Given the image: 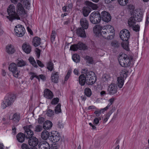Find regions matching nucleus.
<instances>
[{
  "label": "nucleus",
  "mask_w": 149,
  "mask_h": 149,
  "mask_svg": "<svg viewBox=\"0 0 149 149\" xmlns=\"http://www.w3.org/2000/svg\"><path fill=\"white\" fill-rule=\"evenodd\" d=\"M93 32L96 36L101 35L107 39H112L115 34L113 27L110 25H107L104 26L96 25L94 27Z\"/></svg>",
  "instance_id": "obj_1"
},
{
  "label": "nucleus",
  "mask_w": 149,
  "mask_h": 149,
  "mask_svg": "<svg viewBox=\"0 0 149 149\" xmlns=\"http://www.w3.org/2000/svg\"><path fill=\"white\" fill-rule=\"evenodd\" d=\"M15 10V6L13 5H10L7 9V11L9 16H7L6 18L11 22L15 19H20L19 15L26 14L25 10L20 3H18L17 5V13Z\"/></svg>",
  "instance_id": "obj_2"
},
{
  "label": "nucleus",
  "mask_w": 149,
  "mask_h": 149,
  "mask_svg": "<svg viewBox=\"0 0 149 149\" xmlns=\"http://www.w3.org/2000/svg\"><path fill=\"white\" fill-rule=\"evenodd\" d=\"M16 99V96L15 94L11 93H7L5 96L4 100L2 102V107L4 109L7 107L12 105Z\"/></svg>",
  "instance_id": "obj_3"
},
{
  "label": "nucleus",
  "mask_w": 149,
  "mask_h": 149,
  "mask_svg": "<svg viewBox=\"0 0 149 149\" xmlns=\"http://www.w3.org/2000/svg\"><path fill=\"white\" fill-rule=\"evenodd\" d=\"M80 24L84 29L80 28L77 30L76 33L81 37L85 38L86 36L85 29H87L88 26V21L85 18H81L80 21Z\"/></svg>",
  "instance_id": "obj_4"
},
{
  "label": "nucleus",
  "mask_w": 149,
  "mask_h": 149,
  "mask_svg": "<svg viewBox=\"0 0 149 149\" xmlns=\"http://www.w3.org/2000/svg\"><path fill=\"white\" fill-rule=\"evenodd\" d=\"M132 60V58L129 57L125 54L120 55L118 60L120 65L122 67H127L130 66Z\"/></svg>",
  "instance_id": "obj_5"
},
{
  "label": "nucleus",
  "mask_w": 149,
  "mask_h": 149,
  "mask_svg": "<svg viewBox=\"0 0 149 149\" xmlns=\"http://www.w3.org/2000/svg\"><path fill=\"white\" fill-rule=\"evenodd\" d=\"M129 71L127 68H124L122 69L120 72V76L117 78V84L118 87L121 88L124 83V78L125 79L128 76Z\"/></svg>",
  "instance_id": "obj_6"
},
{
  "label": "nucleus",
  "mask_w": 149,
  "mask_h": 149,
  "mask_svg": "<svg viewBox=\"0 0 149 149\" xmlns=\"http://www.w3.org/2000/svg\"><path fill=\"white\" fill-rule=\"evenodd\" d=\"M83 72L85 73L86 76V83L88 85H92L96 80V77L95 73L93 71L88 72L87 70L84 69Z\"/></svg>",
  "instance_id": "obj_7"
},
{
  "label": "nucleus",
  "mask_w": 149,
  "mask_h": 149,
  "mask_svg": "<svg viewBox=\"0 0 149 149\" xmlns=\"http://www.w3.org/2000/svg\"><path fill=\"white\" fill-rule=\"evenodd\" d=\"M91 22L94 24L99 23L101 20L100 14L98 11L93 12L90 15V17Z\"/></svg>",
  "instance_id": "obj_8"
},
{
  "label": "nucleus",
  "mask_w": 149,
  "mask_h": 149,
  "mask_svg": "<svg viewBox=\"0 0 149 149\" xmlns=\"http://www.w3.org/2000/svg\"><path fill=\"white\" fill-rule=\"evenodd\" d=\"M8 69L11 72L14 77L16 78L19 77V70L17 68V65L14 63H10Z\"/></svg>",
  "instance_id": "obj_9"
},
{
  "label": "nucleus",
  "mask_w": 149,
  "mask_h": 149,
  "mask_svg": "<svg viewBox=\"0 0 149 149\" xmlns=\"http://www.w3.org/2000/svg\"><path fill=\"white\" fill-rule=\"evenodd\" d=\"M15 34L18 37L22 36L24 34L25 29L22 25L18 24L15 26L14 29Z\"/></svg>",
  "instance_id": "obj_10"
},
{
  "label": "nucleus",
  "mask_w": 149,
  "mask_h": 149,
  "mask_svg": "<svg viewBox=\"0 0 149 149\" xmlns=\"http://www.w3.org/2000/svg\"><path fill=\"white\" fill-rule=\"evenodd\" d=\"M130 32L127 29H123L120 32V37L121 39L123 41H128L130 38Z\"/></svg>",
  "instance_id": "obj_11"
},
{
  "label": "nucleus",
  "mask_w": 149,
  "mask_h": 149,
  "mask_svg": "<svg viewBox=\"0 0 149 149\" xmlns=\"http://www.w3.org/2000/svg\"><path fill=\"white\" fill-rule=\"evenodd\" d=\"M50 136L49 137L50 141L55 143L61 139V136L56 131L51 132Z\"/></svg>",
  "instance_id": "obj_12"
},
{
  "label": "nucleus",
  "mask_w": 149,
  "mask_h": 149,
  "mask_svg": "<svg viewBox=\"0 0 149 149\" xmlns=\"http://www.w3.org/2000/svg\"><path fill=\"white\" fill-rule=\"evenodd\" d=\"M101 19L104 22H108L111 19V16L110 14L106 11L101 13Z\"/></svg>",
  "instance_id": "obj_13"
},
{
  "label": "nucleus",
  "mask_w": 149,
  "mask_h": 149,
  "mask_svg": "<svg viewBox=\"0 0 149 149\" xmlns=\"http://www.w3.org/2000/svg\"><path fill=\"white\" fill-rule=\"evenodd\" d=\"M28 143L30 146L35 147L38 143V140L36 137L33 136L29 139Z\"/></svg>",
  "instance_id": "obj_14"
},
{
  "label": "nucleus",
  "mask_w": 149,
  "mask_h": 149,
  "mask_svg": "<svg viewBox=\"0 0 149 149\" xmlns=\"http://www.w3.org/2000/svg\"><path fill=\"white\" fill-rule=\"evenodd\" d=\"M88 47L86 45L81 42H79L77 44H75V51L77 49L84 50L87 49Z\"/></svg>",
  "instance_id": "obj_15"
},
{
  "label": "nucleus",
  "mask_w": 149,
  "mask_h": 149,
  "mask_svg": "<svg viewBox=\"0 0 149 149\" xmlns=\"http://www.w3.org/2000/svg\"><path fill=\"white\" fill-rule=\"evenodd\" d=\"M44 97L48 99L51 100L54 97L52 91L48 89H45L44 91Z\"/></svg>",
  "instance_id": "obj_16"
},
{
  "label": "nucleus",
  "mask_w": 149,
  "mask_h": 149,
  "mask_svg": "<svg viewBox=\"0 0 149 149\" xmlns=\"http://www.w3.org/2000/svg\"><path fill=\"white\" fill-rule=\"evenodd\" d=\"M39 149H50L49 144L46 141H43L40 142L38 144Z\"/></svg>",
  "instance_id": "obj_17"
},
{
  "label": "nucleus",
  "mask_w": 149,
  "mask_h": 149,
  "mask_svg": "<svg viewBox=\"0 0 149 149\" xmlns=\"http://www.w3.org/2000/svg\"><path fill=\"white\" fill-rule=\"evenodd\" d=\"M23 51L26 54H29L31 50V47L27 43L25 42L23 44L22 46Z\"/></svg>",
  "instance_id": "obj_18"
},
{
  "label": "nucleus",
  "mask_w": 149,
  "mask_h": 149,
  "mask_svg": "<svg viewBox=\"0 0 149 149\" xmlns=\"http://www.w3.org/2000/svg\"><path fill=\"white\" fill-rule=\"evenodd\" d=\"M108 90L109 93L111 95H113L115 93L117 92V86L114 84H111L109 87Z\"/></svg>",
  "instance_id": "obj_19"
},
{
  "label": "nucleus",
  "mask_w": 149,
  "mask_h": 149,
  "mask_svg": "<svg viewBox=\"0 0 149 149\" xmlns=\"http://www.w3.org/2000/svg\"><path fill=\"white\" fill-rule=\"evenodd\" d=\"M143 16V14L140 11L137 13H134L133 17L134 18V19H135L136 21L137 22H140L142 21Z\"/></svg>",
  "instance_id": "obj_20"
},
{
  "label": "nucleus",
  "mask_w": 149,
  "mask_h": 149,
  "mask_svg": "<svg viewBox=\"0 0 149 149\" xmlns=\"http://www.w3.org/2000/svg\"><path fill=\"white\" fill-rule=\"evenodd\" d=\"M58 74L57 72H52L51 74V80L52 82L54 83H57L58 82Z\"/></svg>",
  "instance_id": "obj_21"
},
{
  "label": "nucleus",
  "mask_w": 149,
  "mask_h": 149,
  "mask_svg": "<svg viewBox=\"0 0 149 149\" xmlns=\"http://www.w3.org/2000/svg\"><path fill=\"white\" fill-rule=\"evenodd\" d=\"M16 138L19 142L22 143L24 141L25 138L26 137L23 133L19 132L17 135Z\"/></svg>",
  "instance_id": "obj_22"
},
{
  "label": "nucleus",
  "mask_w": 149,
  "mask_h": 149,
  "mask_svg": "<svg viewBox=\"0 0 149 149\" xmlns=\"http://www.w3.org/2000/svg\"><path fill=\"white\" fill-rule=\"evenodd\" d=\"M41 38L38 37H34L32 40L33 45L35 47L38 46L41 43Z\"/></svg>",
  "instance_id": "obj_23"
},
{
  "label": "nucleus",
  "mask_w": 149,
  "mask_h": 149,
  "mask_svg": "<svg viewBox=\"0 0 149 149\" xmlns=\"http://www.w3.org/2000/svg\"><path fill=\"white\" fill-rule=\"evenodd\" d=\"M25 130L24 134L27 139H29L33 137V131L31 130L24 129Z\"/></svg>",
  "instance_id": "obj_24"
},
{
  "label": "nucleus",
  "mask_w": 149,
  "mask_h": 149,
  "mask_svg": "<svg viewBox=\"0 0 149 149\" xmlns=\"http://www.w3.org/2000/svg\"><path fill=\"white\" fill-rule=\"evenodd\" d=\"M51 133L50 132H49L46 130H44L41 134V137L43 139L46 140L48 138L49 139V137L50 136Z\"/></svg>",
  "instance_id": "obj_25"
},
{
  "label": "nucleus",
  "mask_w": 149,
  "mask_h": 149,
  "mask_svg": "<svg viewBox=\"0 0 149 149\" xmlns=\"http://www.w3.org/2000/svg\"><path fill=\"white\" fill-rule=\"evenodd\" d=\"M79 82L81 86L84 85L86 81V76L84 74L81 75L79 77Z\"/></svg>",
  "instance_id": "obj_26"
},
{
  "label": "nucleus",
  "mask_w": 149,
  "mask_h": 149,
  "mask_svg": "<svg viewBox=\"0 0 149 149\" xmlns=\"http://www.w3.org/2000/svg\"><path fill=\"white\" fill-rule=\"evenodd\" d=\"M52 123L49 120H47L43 124V127L45 130L50 129L52 127Z\"/></svg>",
  "instance_id": "obj_27"
},
{
  "label": "nucleus",
  "mask_w": 149,
  "mask_h": 149,
  "mask_svg": "<svg viewBox=\"0 0 149 149\" xmlns=\"http://www.w3.org/2000/svg\"><path fill=\"white\" fill-rule=\"evenodd\" d=\"M6 51L8 54H12L14 53L15 50L13 46L10 45L6 47Z\"/></svg>",
  "instance_id": "obj_28"
},
{
  "label": "nucleus",
  "mask_w": 149,
  "mask_h": 149,
  "mask_svg": "<svg viewBox=\"0 0 149 149\" xmlns=\"http://www.w3.org/2000/svg\"><path fill=\"white\" fill-rule=\"evenodd\" d=\"M20 114L16 113L13 114L12 118L10 119V117L9 119L11 120H12L13 122L17 123L19 121L20 119Z\"/></svg>",
  "instance_id": "obj_29"
},
{
  "label": "nucleus",
  "mask_w": 149,
  "mask_h": 149,
  "mask_svg": "<svg viewBox=\"0 0 149 149\" xmlns=\"http://www.w3.org/2000/svg\"><path fill=\"white\" fill-rule=\"evenodd\" d=\"M136 20L133 17H130L128 20V24L130 27L133 26L136 24Z\"/></svg>",
  "instance_id": "obj_30"
},
{
  "label": "nucleus",
  "mask_w": 149,
  "mask_h": 149,
  "mask_svg": "<svg viewBox=\"0 0 149 149\" xmlns=\"http://www.w3.org/2000/svg\"><path fill=\"white\" fill-rule=\"evenodd\" d=\"M111 45L113 47L118 49L120 46V43L116 40L113 41L111 43Z\"/></svg>",
  "instance_id": "obj_31"
},
{
  "label": "nucleus",
  "mask_w": 149,
  "mask_h": 149,
  "mask_svg": "<svg viewBox=\"0 0 149 149\" xmlns=\"http://www.w3.org/2000/svg\"><path fill=\"white\" fill-rule=\"evenodd\" d=\"M47 68L50 71H52L54 68V64L52 61L50 60L47 62L46 65Z\"/></svg>",
  "instance_id": "obj_32"
},
{
  "label": "nucleus",
  "mask_w": 149,
  "mask_h": 149,
  "mask_svg": "<svg viewBox=\"0 0 149 149\" xmlns=\"http://www.w3.org/2000/svg\"><path fill=\"white\" fill-rule=\"evenodd\" d=\"M125 41V42H122L121 43V45L122 47L124 49H125L127 51H129L130 50L129 46V42L128 41Z\"/></svg>",
  "instance_id": "obj_33"
},
{
  "label": "nucleus",
  "mask_w": 149,
  "mask_h": 149,
  "mask_svg": "<svg viewBox=\"0 0 149 149\" xmlns=\"http://www.w3.org/2000/svg\"><path fill=\"white\" fill-rule=\"evenodd\" d=\"M26 63L25 61H24L22 59L17 60V65L19 67H22L26 65Z\"/></svg>",
  "instance_id": "obj_34"
},
{
  "label": "nucleus",
  "mask_w": 149,
  "mask_h": 149,
  "mask_svg": "<svg viewBox=\"0 0 149 149\" xmlns=\"http://www.w3.org/2000/svg\"><path fill=\"white\" fill-rule=\"evenodd\" d=\"M86 4L87 5L91 7L94 10L97 9L98 8V6L97 5L89 1H87L86 2Z\"/></svg>",
  "instance_id": "obj_35"
},
{
  "label": "nucleus",
  "mask_w": 149,
  "mask_h": 149,
  "mask_svg": "<svg viewBox=\"0 0 149 149\" xmlns=\"http://www.w3.org/2000/svg\"><path fill=\"white\" fill-rule=\"evenodd\" d=\"M85 95L88 97H90L92 94V91L90 88L88 87L86 88L84 90Z\"/></svg>",
  "instance_id": "obj_36"
},
{
  "label": "nucleus",
  "mask_w": 149,
  "mask_h": 149,
  "mask_svg": "<svg viewBox=\"0 0 149 149\" xmlns=\"http://www.w3.org/2000/svg\"><path fill=\"white\" fill-rule=\"evenodd\" d=\"M85 59L86 60V62L89 64H93V59L92 57L86 56L85 58Z\"/></svg>",
  "instance_id": "obj_37"
},
{
  "label": "nucleus",
  "mask_w": 149,
  "mask_h": 149,
  "mask_svg": "<svg viewBox=\"0 0 149 149\" xmlns=\"http://www.w3.org/2000/svg\"><path fill=\"white\" fill-rule=\"evenodd\" d=\"M29 74L30 75H31L30 78V79L31 80H33L34 78H36L38 79H39L38 76L37 75L36 73L33 72H31L29 73Z\"/></svg>",
  "instance_id": "obj_38"
},
{
  "label": "nucleus",
  "mask_w": 149,
  "mask_h": 149,
  "mask_svg": "<svg viewBox=\"0 0 149 149\" xmlns=\"http://www.w3.org/2000/svg\"><path fill=\"white\" fill-rule=\"evenodd\" d=\"M59 99L58 97H56L53 98L51 102V104L52 105H55L58 104L59 102Z\"/></svg>",
  "instance_id": "obj_39"
},
{
  "label": "nucleus",
  "mask_w": 149,
  "mask_h": 149,
  "mask_svg": "<svg viewBox=\"0 0 149 149\" xmlns=\"http://www.w3.org/2000/svg\"><path fill=\"white\" fill-rule=\"evenodd\" d=\"M61 104L60 103H58L56 106L55 109V111L56 113H60L61 112Z\"/></svg>",
  "instance_id": "obj_40"
},
{
  "label": "nucleus",
  "mask_w": 149,
  "mask_h": 149,
  "mask_svg": "<svg viewBox=\"0 0 149 149\" xmlns=\"http://www.w3.org/2000/svg\"><path fill=\"white\" fill-rule=\"evenodd\" d=\"M43 128V126L40 125H37L35 127V131L37 132H40L42 130Z\"/></svg>",
  "instance_id": "obj_41"
},
{
  "label": "nucleus",
  "mask_w": 149,
  "mask_h": 149,
  "mask_svg": "<svg viewBox=\"0 0 149 149\" xmlns=\"http://www.w3.org/2000/svg\"><path fill=\"white\" fill-rule=\"evenodd\" d=\"M119 4L121 6L126 5L128 2V0H118Z\"/></svg>",
  "instance_id": "obj_42"
},
{
  "label": "nucleus",
  "mask_w": 149,
  "mask_h": 149,
  "mask_svg": "<svg viewBox=\"0 0 149 149\" xmlns=\"http://www.w3.org/2000/svg\"><path fill=\"white\" fill-rule=\"evenodd\" d=\"M56 34V32L54 31H52L51 35V40L52 42L54 41L55 38V36Z\"/></svg>",
  "instance_id": "obj_43"
},
{
  "label": "nucleus",
  "mask_w": 149,
  "mask_h": 149,
  "mask_svg": "<svg viewBox=\"0 0 149 149\" xmlns=\"http://www.w3.org/2000/svg\"><path fill=\"white\" fill-rule=\"evenodd\" d=\"M23 4L26 6V9H29L30 7V3L27 0H24L23 2Z\"/></svg>",
  "instance_id": "obj_44"
},
{
  "label": "nucleus",
  "mask_w": 149,
  "mask_h": 149,
  "mask_svg": "<svg viewBox=\"0 0 149 149\" xmlns=\"http://www.w3.org/2000/svg\"><path fill=\"white\" fill-rule=\"evenodd\" d=\"M72 73V70L71 69L69 70L67 74L65 76V81H67L68 79H69V77H70V74Z\"/></svg>",
  "instance_id": "obj_45"
},
{
  "label": "nucleus",
  "mask_w": 149,
  "mask_h": 149,
  "mask_svg": "<svg viewBox=\"0 0 149 149\" xmlns=\"http://www.w3.org/2000/svg\"><path fill=\"white\" fill-rule=\"evenodd\" d=\"M54 112L51 109H48L47 110L46 114L49 117H51L54 114Z\"/></svg>",
  "instance_id": "obj_46"
},
{
  "label": "nucleus",
  "mask_w": 149,
  "mask_h": 149,
  "mask_svg": "<svg viewBox=\"0 0 149 149\" xmlns=\"http://www.w3.org/2000/svg\"><path fill=\"white\" fill-rule=\"evenodd\" d=\"M89 11L87 10L86 8H84L83 9V15L85 17H86L88 16L89 13Z\"/></svg>",
  "instance_id": "obj_47"
},
{
  "label": "nucleus",
  "mask_w": 149,
  "mask_h": 149,
  "mask_svg": "<svg viewBox=\"0 0 149 149\" xmlns=\"http://www.w3.org/2000/svg\"><path fill=\"white\" fill-rule=\"evenodd\" d=\"M30 147L28 144L25 143H22L21 146L22 149H30Z\"/></svg>",
  "instance_id": "obj_48"
},
{
  "label": "nucleus",
  "mask_w": 149,
  "mask_h": 149,
  "mask_svg": "<svg viewBox=\"0 0 149 149\" xmlns=\"http://www.w3.org/2000/svg\"><path fill=\"white\" fill-rule=\"evenodd\" d=\"M133 30L136 32L139 31L140 30V26L138 25H134L132 27Z\"/></svg>",
  "instance_id": "obj_49"
},
{
  "label": "nucleus",
  "mask_w": 149,
  "mask_h": 149,
  "mask_svg": "<svg viewBox=\"0 0 149 149\" xmlns=\"http://www.w3.org/2000/svg\"><path fill=\"white\" fill-rule=\"evenodd\" d=\"M38 77L39 79L38 80L39 81H40V79H41L43 81H45L46 79V77L44 74H41L39 75L38 76Z\"/></svg>",
  "instance_id": "obj_50"
},
{
  "label": "nucleus",
  "mask_w": 149,
  "mask_h": 149,
  "mask_svg": "<svg viewBox=\"0 0 149 149\" xmlns=\"http://www.w3.org/2000/svg\"><path fill=\"white\" fill-rule=\"evenodd\" d=\"M111 114V113H110V112H109L106 115L103 120L104 123H105L107 121Z\"/></svg>",
  "instance_id": "obj_51"
},
{
  "label": "nucleus",
  "mask_w": 149,
  "mask_h": 149,
  "mask_svg": "<svg viewBox=\"0 0 149 149\" xmlns=\"http://www.w3.org/2000/svg\"><path fill=\"white\" fill-rule=\"evenodd\" d=\"M80 61V57L77 54L75 53V62H79Z\"/></svg>",
  "instance_id": "obj_52"
},
{
  "label": "nucleus",
  "mask_w": 149,
  "mask_h": 149,
  "mask_svg": "<svg viewBox=\"0 0 149 149\" xmlns=\"http://www.w3.org/2000/svg\"><path fill=\"white\" fill-rule=\"evenodd\" d=\"M149 23V15H147L146 17V21L145 22V26H147Z\"/></svg>",
  "instance_id": "obj_53"
},
{
  "label": "nucleus",
  "mask_w": 149,
  "mask_h": 149,
  "mask_svg": "<svg viewBox=\"0 0 149 149\" xmlns=\"http://www.w3.org/2000/svg\"><path fill=\"white\" fill-rule=\"evenodd\" d=\"M36 55L38 58L40 56L41 50L38 48H36Z\"/></svg>",
  "instance_id": "obj_54"
},
{
  "label": "nucleus",
  "mask_w": 149,
  "mask_h": 149,
  "mask_svg": "<svg viewBox=\"0 0 149 149\" xmlns=\"http://www.w3.org/2000/svg\"><path fill=\"white\" fill-rule=\"evenodd\" d=\"M45 120V118L42 117L39 118L38 119V122L39 124L42 123Z\"/></svg>",
  "instance_id": "obj_55"
},
{
  "label": "nucleus",
  "mask_w": 149,
  "mask_h": 149,
  "mask_svg": "<svg viewBox=\"0 0 149 149\" xmlns=\"http://www.w3.org/2000/svg\"><path fill=\"white\" fill-rule=\"evenodd\" d=\"M36 61L38 64L39 67L41 68H43L44 67V65L40 61L37 60H36Z\"/></svg>",
  "instance_id": "obj_56"
},
{
  "label": "nucleus",
  "mask_w": 149,
  "mask_h": 149,
  "mask_svg": "<svg viewBox=\"0 0 149 149\" xmlns=\"http://www.w3.org/2000/svg\"><path fill=\"white\" fill-rule=\"evenodd\" d=\"M50 149H58L57 148V145L56 143H53L51 144Z\"/></svg>",
  "instance_id": "obj_57"
},
{
  "label": "nucleus",
  "mask_w": 149,
  "mask_h": 149,
  "mask_svg": "<svg viewBox=\"0 0 149 149\" xmlns=\"http://www.w3.org/2000/svg\"><path fill=\"white\" fill-rule=\"evenodd\" d=\"M34 67L37 68L38 67V66L37 65V64L35 61V60L33 61L32 62L30 63Z\"/></svg>",
  "instance_id": "obj_58"
},
{
  "label": "nucleus",
  "mask_w": 149,
  "mask_h": 149,
  "mask_svg": "<svg viewBox=\"0 0 149 149\" xmlns=\"http://www.w3.org/2000/svg\"><path fill=\"white\" fill-rule=\"evenodd\" d=\"M58 125L60 128H62L63 127V125L61 122L59 121L58 122Z\"/></svg>",
  "instance_id": "obj_59"
},
{
  "label": "nucleus",
  "mask_w": 149,
  "mask_h": 149,
  "mask_svg": "<svg viewBox=\"0 0 149 149\" xmlns=\"http://www.w3.org/2000/svg\"><path fill=\"white\" fill-rule=\"evenodd\" d=\"M33 127L31 125H26L24 127V129H29L31 130V128H32Z\"/></svg>",
  "instance_id": "obj_60"
},
{
  "label": "nucleus",
  "mask_w": 149,
  "mask_h": 149,
  "mask_svg": "<svg viewBox=\"0 0 149 149\" xmlns=\"http://www.w3.org/2000/svg\"><path fill=\"white\" fill-rule=\"evenodd\" d=\"M27 29L29 33L31 35H32L33 34V32L31 29L29 27H28Z\"/></svg>",
  "instance_id": "obj_61"
},
{
  "label": "nucleus",
  "mask_w": 149,
  "mask_h": 149,
  "mask_svg": "<svg viewBox=\"0 0 149 149\" xmlns=\"http://www.w3.org/2000/svg\"><path fill=\"white\" fill-rule=\"evenodd\" d=\"M94 121L96 124L97 125L99 123V120L97 118H95Z\"/></svg>",
  "instance_id": "obj_62"
},
{
  "label": "nucleus",
  "mask_w": 149,
  "mask_h": 149,
  "mask_svg": "<svg viewBox=\"0 0 149 149\" xmlns=\"http://www.w3.org/2000/svg\"><path fill=\"white\" fill-rule=\"evenodd\" d=\"M70 50L74 52V44H73L70 46Z\"/></svg>",
  "instance_id": "obj_63"
},
{
  "label": "nucleus",
  "mask_w": 149,
  "mask_h": 149,
  "mask_svg": "<svg viewBox=\"0 0 149 149\" xmlns=\"http://www.w3.org/2000/svg\"><path fill=\"white\" fill-rule=\"evenodd\" d=\"M1 74L3 76H5L6 74V72L5 70H1Z\"/></svg>",
  "instance_id": "obj_64"
}]
</instances>
